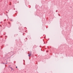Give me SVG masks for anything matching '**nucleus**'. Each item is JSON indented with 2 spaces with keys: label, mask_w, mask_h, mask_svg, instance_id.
<instances>
[{
  "label": "nucleus",
  "mask_w": 73,
  "mask_h": 73,
  "mask_svg": "<svg viewBox=\"0 0 73 73\" xmlns=\"http://www.w3.org/2000/svg\"><path fill=\"white\" fill-rule=\"evenodd\" d=\"M16 68H17V67H16Z\"/></svg>",
  "instance_id": "obj_3"
},
{
  "label": "nucleus",
  "mask_w": 73,
  "mask_h": 73,
  "mask_svg": "<svg viewBox=\"0 0 73 73\" xmlns=\"http://www.w3.org/2000/svg\"><path fill=\"white\" fill-rule=\"evenodd\" d=\"M31 55H32V53H30V54H29L28 56H31Z\"/></svg>",
  "instance_id": "obj_1"
},
{
  "label": "nucleus",
  "mask_w": 73,
  "mask_h": 73,
  "mask_svg": "<svg viewBox=\"0 0 73 73\" xmlns=\"http://www.w3.org/2000/svg\"><path fill=\"white\" fill-rule=\"evenodd\" d=\"M11 69V70H13V69L12 68V67H10Z\"/></svg>",
  "instance_id": "obj_2"
}]
</instances>
